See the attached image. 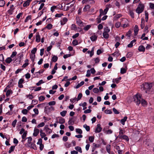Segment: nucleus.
<instances>
[{"instance_id": "c03bdc74", "label": "nucleus", "mask_w": 154, "mask_h": 154, "mask_svg": "<svg viewBox=\"0 0 154 154\" xmlns=\"http://www.w3.org/2000/svg\"><path fill=\"white\" fill-rule=\"evenodd\" d=\"M82 93H79L78 94V96L77 98V101H78L79 100L81 99V98L82 97Z\"/></svg>"}, {"instance_id": "49530a36", "label": "nucleus", "mask_w": 154, "mask_h": 154, "mask_svg": "<svg viewBox=\"0 0 154 154\" xmlns=\"http://www.w3.org/2000/svg\"><path fill=\"white\" fill-rule=\"evenodd\" d=\"M37 48H35L33 49L31 51V53L32 54H35V53L36 52Z\"/></svg>"}, {"instance_id": "423d86ee", "label": "nucleus", "mask_w": 154, "mask_h": 154, "mask_svg": "<svg viewBox=\"0 0 154 154\" xmlns=\"http://www.w3.org/2000/svg\"><path fill=\"white\" fill-rule=\"evenodd\" d=\"M144 8V7L143 4H139L136 10V11L138 14H140L143 11Z\"/></svg>"}, {"instance_id": "ea45409f", "label": "nucleus", "mask_w": 154, "mask_h": 154, "mask_svg": "<svg viewBox=\"0 0 154 154\" xmlns=\"http://www.w3.org/2000/svg\"><path fill=\"white\" fill-rule=\"evenodd\" d=\"M72 44L74 46L78 44V41L76 39L74 40L72 42Z\"/></svg>"}, {"instance_id": "9b49d317", "label": "nucleus", "mask_w": 154, "mask_h": 154, "mask_svg": "<svg viewBox=\"0 0 154 154\" xmlns=\"http://www.w3.org/2000/svg\"><path fill=\"white\" fill-rule=\"evenodd\" d=\"M35 41L37 42H39L41 41V37L39 33L37 32L35 35Z\"/></svg>"}, {"instance_id": "f3484780", "label": "nucleus", "mask_w": 154, "mask_h": 154, "mask_svg": "<svg viewBox=\"0 0 154 154\" xmlns=\"http://www.w3.org/2000/svg\"><path fill=\"white\" fill-rule=\"evenodd\" d=\"M106 150L107 152L109 154L112 152L111 151V146L110 145H107L106 146Z\"/></svg>"}, {"instance_id": "a19ab883", "label": "nucleus", "mask_w": 154, "mask_h": 154, "mask_svg": "<svg viewBox=\"0 0 154 154\" xmlns=\"http://www.w3.org/2000/svg\"><path fill=\"white\" fill-rule=\"evenodd\" d=\"M35 57V54H31L30 55V58L32 61L33 62L34 61Z\"/></svg>"}, {"instance_id": "37998d69", "label": "nucleus", "mask_w": 154, "mask_h": 154, "mask_svg": "<svg viewBox=\"0 0 154 154\" xmlns=\"http://www.w3.org/2000/svg\"><path fill=\"white\" fill-rule=\"evenodd\" d=\"M94 138L93 136H90L89 137V140L90 142L92 143L94 141Z\"/></svg>"}, {"instance_id": "f8f14e48", "label": "nucleus", "mask_w": 154, "mask_h": 154, "mask_svg": "<svg viewBox=\"0 0 154 154\" xmlns=\"http://www.w3.org/2000/svg\"><path fill=\"white\" fill-rule=\"evenodd\" d=\"M57 118L59 120L58 122L59 123L62 124L64 123L65 122V120L63 118L61 117H58Z\"/></svg>"}, {"instance_id": "393cba45", "label": "nucleus", "mask_w": 154, "mask_h": 154, "mask_svg": "<svg viewBox=\"0 0 154 154\" xmlns=\"http://www.w3.org/2000/svg\"><path fill=\"white\" fill-rule=\"evenodd\" d=\"M84 84V81L81 82L80 83L78 84L75 87V88L76 89L80 87L83 85Z\"/></svg>"}, {"instance_id": "20e7f679", "label": "nucleus", "mask_w": 154, "mask_h": 154, "mask_svg": "<svg viewBox=\"0 0 154 154\" xmlns=\"http://www.w3.org/2000/svg\"><path fill=\"white\" fill-rule=\"evenodd\" d=\"M110 29L108 27H106L104 29L103 33V36L104 38L107 39L109 37V32H110Z\"/></svg>"}, {"instance_id": "aec40b11", "label": "nucleus", "mask_w": 154, "mask_h": 154, "mask_svg": "<svg viewBox=\"0 0 154 154\" xmlns=\"http://www.w3.org/2000/svg\"><path fill=\"white\" fill-rule=\"evenodd\" d=\"M13 93V91L11 90H8L6 91V95L7 97H8L11 94H12Z\"/></svg>"}, {"instance_id": "a878e982", "label": "nucleus", "mask_w": 154, "mask_h": 154, "mask_svg": "<svg viewBox=\"0 0 154 154\" xmlns=\"http://www.w3.org/2000/svg\"><path fill=\"white\" fill-rule=\"evenodd\" d=\"M145 20L143 19H142L141 24V29H143L145 26Z\"/></svg>"}, {"instance_id": "58836bf2", "label": "nucleus", "mask_w": 154, "mask_h": 154, "mask_svg": "<svg viewBox=\"0 0 154 154\" xmlns=\"http://www.w3.org/2000/svg\"><path fill=\"white\" fill-rule=\"evenodd\" d=\"M125 132V130L122 129H120L119 135H123V134H124Z\"/></svg>"}, {"instance_id": "4be33fe9", "label": "nucleus", "mask_w": 154, "mask_h": 154, "mask_svg": "<svg viewBox=\"0 0 154 154\" xmlns=\"http://www.w3.org/2000/svg\"><path fill=\"white\" fill-rule=\"evenodd\" d=\"M136 42V40L135 39H134V40L132 41L128 45V48H131L133 46V44L134 43H135Z\"/></svg>"}, {"instance_id": "7ed1b4c3", "label": "nucleus", "mask_w": 154, "mask_h": 154, "mask_svg": "<svg viewBox=\"0 0 154 154\" xmlns=\"http://www.w3.org/2000/svg\"><path fill=\"white\" fill-rule=\"evenodd\" d=\"M120 22L123 28H125L129 26L128 21L126 18H122L121 19Z\"/></svg>"}, {"instance_id": "f257e3e1", "label": "nucleus", "mask_w": 154, "mask_h": 154, "mask_svg": "<svg viewBox=\"0 0 154 154\" xmlns=\"http://www.w3.org/2000/svg\"><path fill=\"white\" fill-rule=\"evenodd\" d=\"M134 101L137 105H139L140 103L144 106L147 105V103L145 100L141 98V95L137 93L134 97Z\"/></svg>"}, {"instance_id": "e2e57ef3", "label": "nucleus", "mask_w": 154, "mask_h": 154, "mask_svg": "<svg viewBox=\"0 0 154 154\" xmlns=\"http://www.w3.org/2000/svg\"><path fill=\"white\" fill-rule=\"evenodd\" d=\"M132 53L131 52H128L127 55H126V57L127 58H129L131 57L132 56Z\"/></svg>"}, {"instance_id": "c9c22d12", "label": "nucleus", "mask_w": 154, "mask_h": 154, "mask_svg": "<svg viewBox=\"0 0 154 154\" xmlns=\"http://www.w3.org/2000/svg\"><path fill=\"white\" fill-rule=\"evenodd\" d=\"M126 69L124 68H122L121 69L120 72L121 74H123L125 73L126 72Z\"/></svg>"}, {"instance_id": "864d4df0", "label": "nucleus", "mask_w": 154, "mask_h": 154, "mask_svg": "<svg viewBox=\"0 0 154 154\" xmlns=\"http://www.w3.org/2000/svg\"><path fill=\"white\" fill-rule=\"evenodd\" d=\"M91 75L90 70L89 69L87 71V74L86 76L87 77H89Z\"/></svg>"}, {"instance_id": "3c124183", "label": "nucleus", "mask_w": 154, "mask_h": 154, "mask_svg": "<svg viewBox=\"0 0 154 154\" xmlns=\"http://www.w3.org/2000/svg\"><path fill=\"white\" fill-rule=\"evenodd\" d=\"M101 17H100V16L98 17L96 20H97V21L98 23H100L101 22V19L100 18Z\"/></svg>"}, {"instance_id": "5fc2aeb1", "label": "nucleus", "mask_w": 154, "mask_h": 154, "mask_svg": "<svg viewBox=\"0 0 154 154\" xmlns=\"http://www.w3.org/2000/svg\"><path fill=\"white\" fill-rule=\"evenodd\" d=\"M17 120L16 119H15L14 120L12 123V125L13 126V127H15L16 124L17 122Z\"/></svg>"}, {"instance_id": "774afa93", "label": "nucleus", "mask_w": 154, "mask_h": 154, "mask_svg": "<svg viewBox=\"0 0 154 154\" xmlns=\"http://www.w3.org/2000/svg\"><path fill=\"white\" fill-rule=\"evenodd\" d=\"M93 91L95 93H97L98 92L99 90L97 88H94L93 89Z\"/></svg>"}, {"instance_id": "c756f323", "label": "nucleus", "mask_w": 154, "mask_h": 154, "mask_svg": "<svg viewBox=\"0 0 154 154\" xmlns=\"http://www.w3.org/2000/svg\"><path fill=\"white\" fill-rule=\"evenodd\" d=\"M12 61V59L11 57H8L5 60L6 62L8 63H10Z\"/></svg>"}, {"instance_id": "1a4fd4ad", "label": "nucleus", "mask_w": 154, "mask_h": 154, "mask_svg": "<svg viewBox=\"0 0 154 154\" xmlns=\"http://www.w3.org/2000/svg\"><path fill=\"white\" fill-rule=\"evenodd\" d=\"M119 138L120 139H123L127 141L129 140V138L127 136L125 135H119L116 138Z\"/></svg>"}, {"instance_id": "052dcab7", "label": "nucleus", "mask_w": 154, "mask_h": 154, "mask_svg": "<svg viewBox=\"0 0 154 154\" xmlns=\"http://www.w3.org/2000/svg\"><path fill=\"white\" fill-rule=\"evenodd\" d=\"M17 54V53L16 51L13 52L12 53V54L11 56V57L13 58L14 56H15Z\"/></svg>"}, {"instance_id": "69168bd1", "label": "nucleus", "mask_w": 154, "mask_h": 154, "mask_svg": "<svg viewBox=\"0 0 154 154\" xmlns=\"http://www.w3.org/2000/svg\"><path fill=\"white\" fill-rule=\"evenodd\" d=\"M63 15V14H57L55 15V17H60Z\"/></svg>"}, {"instance_id": "0eeeda50", "label": "nucleus", "mask_w": 154, "mask_h": 154, "mask_svg": "<svg viewBox=\"0 0 154 154\" xmlns=\"http://www.w3.org/2000/svg\"><path fill=\"white\" fill-rule=\"evenodd\" d=\"M28 140L27 141V145L28 147L33 148L35 149L34 147H35V145L31 143L32 138L31 137H29L27 138Z\"/></svg>"}, {"instance_id": "680f3d73", "label": "nucleus", "mask_w": 154, "mask_h": 154, "mask_svg": "<svg viewBox=\"0 0 154 154\" xmlns=\"http://www.w3.org/2000/svg\"><path fill=\"white\" fill-rule=\"evenodd\" d=\"M112 55L114 56H115L116 57H118L119 55V53L118 52L116 51L114 53H113L112 54Z\"/></svg>"}, {"instance_id": "39448f33", "label": "nucleus", "mask_w": 154, "mask_h": 154, "mask_svg": "<svg viewBox=\"0 0 154 154\" xmlns=\"http://www.w3.org/2000/svg\"><path fill=\"white\" fill-rule=\"evenodd\" d=\"M120 146L121 147H122V148H121L118 145H116L114 146V148L117 150L118 154H122L123 152V149L124 145L121 144H120Z\"/></svg>"}, {"instance_id": "a18cd8bd", "label": "nucleus", "mask_w": 154, "mask_h": 154, "mask_svg": "<svg viewBox=\"0 0 154 154\" xmlns=\"http://www.w3.org/2000/svg\"><path fill=\"white\" fill-rule=\"evenodd\" d=\"M129 14L132 18H133L134 17V14L132 11L131 10L130 11Z\"/></svg>"}, {"instance_id": "2f4dec72", "label": "nucleus", "mask_w": 154, "mask_h": 154, "mask_svg": "<svg viewBox=\"0 0 154 154\" xmlns=\"http://www.w3.org/2000/svg\"><path fill=\"white\" fill-rule=\"evenodd\" d=\"M76 26L75 24H72L71 26V29L72 30H75L76 29Z\"/></svg>"}, {"instance_id": "13d9d810", "label": "nucleus", "mask_w": 154, "mask_h": 154, "mask_svg": "<svg viewBox=\"0 0 154 154\" xmlns=\"http://www.w3.org/2000/svg\"><path fill=\"white\" fill-rule=\"evenodd\" d=\"M56 103V102L55 101H52L48 103V104L50 106H52V105H55Z\"/></svg>"}, {"instance_id": "c85d7f7f", "label": "nucleus", "mask_w": 154, "mask_h": 154, "mask_svg": "<svg viewBox=\"0 0 154 154\" xmlns=\"http://www.w3.org/2000/svg\"><path fill=\"white\" fill-rule=\"evenodd\" d=\"M15 146H12L10 148L9 150L8 151V152L9 153H11L13 151L14 149Z\"/></svg>"}, {"instance_id": "4d7b16f0", "label": "nucleus", "mask_w": 154, "mask_h": 154, "mask_svg": "<svg viewBox=\"0 0 154 154\" xmlns=\"http://www.w3.org/2000/svg\"><path fill=\"white\" fill-rule=\"evenodd\" d=\"M38 101L37 100H33L32 101V104L35 105L36 104L38 103Z\"/></svg>"}, {"instance_id": "9d476101", "label": "nucleus", "mask_w": 154, "mask_h": 154, "mask_svg": "<svg viewBox=\"0 0 154 154\" xmlns=\"http://www.w3.org/2000/svg\"><path fill=\"white\" fill-rule=\"evenodd\" d=\"M102 130V128L101 127L100 124H98L97 125V127L95 131V133H99Z\"/></svg>"}, {"instance_id": "a211bd4d", "label": "nucleus", "mask_w": 154, "mask_h": 154, "mask_svg": "<svg viewBox=\"0 0 154 154\" xmlns=\"http://www.w3.org/2000/svg\"><path fill=\"white\" fill-rule=\"evenodd\" d=\"M90 8V6L89 5H87L85 6V7L83 9V11L84 12H86L87 11H89Z\"/></svg>"}, {"instance_id": "b1692460", "label": "nucleus", "mask_w": 154, "mask_h": 154, "mask_svg": "<svg viewBox=\"0 0 154 154\" xmlns=\"http://www.w3.org/2000/svg\"><path fill=\"white\" fill-rule=\"evenodd\" d=\"M91 25H88L84 27L83 29L86 31L88 30L91 27Z\"/></svg>"}, {"instance_id": "6e6552de", "label": "nucleus", "mask_w": 154, "mask_h": 154, "mask_svg": "<svg viewBox=\"0 0 154 154\" xmlns=\"http://www.w3.org/2000/svg\"><path fill=\"white\" fill-rule=\"evenodd\" d=\"M109 8L108 7L106 8L103 11V10L102 9H100V16L101 17L102 16L105 15L106 14Z\"/></svg>"}, {"instance_id": "bf43d9fd", "label": "nucleus", "mask_w": 154, "mask_h": 154, "mask_svg": "<svg viewBox=\"0 0 154 154\" xmlns=\"http://www.w3.org/2000/svg\"><path fill=\"white\" fill-rule=\"evenodd\" d=\"M44 82H43V80H40L38 82L36 83V85L37 86H39L41 84L44 83Z\"/></svg>"}, {"instance_id": "e433bc0d", "label": "nucleus", "mask_w": 154, "mask_h": 154, "mask_svg": "<svg viewBox=\"0 0 154 154\" xmlns=\"http://www.w3.org/2000/svg\"><path fill=\"white\" fill-rule=\"evenodd\" d=\"M45 125V124L44 122H42L40 123L37 126L38 128H39L44 126Z\"/></svg>"}, {"instance_id": "2eb2a0df", "label": "nucleus", "mask_w": 154, "mask_h": 154, "mask_svg": "<svg viewBox=\"0 0 154 154\" xmlns=\"http://www.w3.org/2000/svg\"><path fill=\"white\" fill-rule=\"evenodd\" d=\"M32 0H27L23 4V6L24 7H26L29 5L30 2L32 1Z\"/></svg>"}, {"instance_id": "4468645a", "label": "nucleus", "mask_w": 154, "mask_h": 154, "mask_svg": "<svg viewBox=\"0 0 154 154\" xmlns=\"http://www.w3.org/2000/svg\"><path fill=\"white\" fill-rule=\"evenodd\" d=\"M39 131L38 129L35 128L34 129L33 135L35 137L37 136L39 133Z\"/></svg>"}, {"instance_id": "473e14b6", "label": "nucleus", "mask_w": 154, "mask_h": 154, "mask_svg": "<svg viewBox=\"0 0 154 154\" xmlns=\"http://www.w3.org/2000/svg\"><path fill=\"white\" fill-rule=\"evenodd\" d=\"M67 112L66 111L64 110L60 112V115L63 117H64L65 116Z\"/></svg>"}, {"instance_id": "338daca9", "label": "nucleus", "mask_w": 154, "mask_h": 154, "mask_svg": "<svg viewBox=\"0 0 154 154\" xmlns=\"http://www.w3.org/2000/svg\"><path fill=\"white\" fill-rule=\"evenodd\" d=\"M79 35V33H77L73 35L72 36V38H73L74 39L78 37Z\"/></svg>"}, {"instance_id": "f704fd0d", "label": "nucleus", "mask_w": 154, "mask_h": 154, "mask_svg": "<svg viewBox=\"0 0 154 154\" xmlns=\"http://www.w3.org/2000/svg\"><path fill=\"white\" fill-rule=\"evenodd\" d=\"M58 57L57 56H54L52 58V60L53 62H55L57 60Z\"/></svg>"}, {"instance_id": "79ce46f5", "label": "nucleus", "mask_w": 154, "mask_h": 154, "mask_svg": "<svg viewBox=\"0 0 154 154\" xmlns=\"http://www.w3.org/2000/svg\"><path fill=\"white\" fill-rule=\"evenodd\" d=\"M104 132L107 134H109L112 133V131L111 129H109L105 131Z\"/></svg>"}, {"instance_id": "de8ad7c7", "label": "nucleus", "mask_w": 154, "mask_h": 154, "mask_svg": "<svg viewBox=\"0 0 154 154\" xmlns=\"http://www.w3.org/2000/svg\"><path fill=\"white\" fill-rule=\"evenodd\" d=\"M105 113L107 114H110L112 113V111L110 109H106L104 111Z\"/></svg>"}, {"instance_id": "6ab92c4d", "label": "nucleus", "mask_w": 154, "mask_h": 154, "mask_svg": "<svg viewBox=\"0 0 154 154\" xmlns=\"http://www.w3.org/2000/svg\"><path fill=\"white\" fill-rule=\"evenodd\" d=\"M127 118V116H125L123 119H121V122L122 125H125V122L126 121Z\"/></svg>"}, {"instance_id": "bb28decb", "label": "nucleus", "mask_w": 154, "mask_h": 154, "mask_svg": "<svg viewBox=\"0 0 154 154\" xmlns=\"http://www.w3.org/2000/svg\"><path fill=\"white\" fill-rule=\"evenodd\" d=\"M75 149L77 151L79 152H80L81 153H82V150L81 148V147L79 146H76L75 148Z\"/></svg>"}, {"instance_id": "5701e85b", "label": "nucleus", "mask_w": 154, "mask_h": 154, "mask_svg": "<svg viewBox=\"0 0 154 154\" xmlns=\"http://www.w3.org/2000/svg\"><path fill=\"white\" fill-rule=\"evenodd\" d=\"M97 36L95 35H93L91 36L90 37V38L91 40L92 41H96L97 39Z\"/></svg>"}, {"instance_id": "09e8293b", "label": "nucleus", "mask_w": 154, "mask_h": 154, "mask_svg": "<svg viewBox=\"0 0 154 154\" xmlns=\"http://www.w3.org/2000/svg\"><path fill=\"white\" fill-rule=\"evenodd\" d=\"M52 27V25L51 24H49L46 26V28L49 29H50Z\"/></svg>"}, {"instance_id": "7c9ffc66", "label": "nucleus", "mask_w": 154, "mask_h": 154, "mask_svg": "<svg viewBox=\"0 0 154 154\" xmlns=\"http://www.w3.org/2000/svg\"><path fill=\"white\" fill-rule=\"evenodd\" d=\"M5 4V2L3 0H0V7H3Z\"/></svg>"}, {"instance_id": "f03ea898", "label": "nucleus", "mask_w": 154, "mask_h": 154, "mask_svg": "<svg viewBox=\"0 0 154 154\" xmlns=\"http://www.w3.org/2000/svg\"><path fill=\"white\" fill-rule=\"evenodd\" d=\"M152 84L148 83H145L143 84L141 86L142 90L145 91V92L148 94H152L154 93V91H152L151 88L152 87Z\"/></svg>"}, {"instance_id": "4c0bfd02", "label": "nucleus", "mask_w": 154, "mask_h": 154, "mask_svg": "<svg viewBox=\"0 0 154 154\" xmlns=\"http://www.w3.org/2000/svg\"><path fill=\"white\" fill-rule=\"evenodd\" d=\"M27 131H25V132H24L23 133V134L22 135V137L23 139H24L25 138L26 134H27Z\"/></svg>"}, {"instance_id": "cd10ccee", "label": "nucleus", "mask_w": 154, "mask_h": 154, "mask_svg": "<svg viewBox=\"0 0 154 154\" xmlns=\"http://www.w3.org/2000/svg\"><path fill=\"white\" fill-rule=\"evenodd\" d=\"M83 127L85 128L86 129V130L88 131H90V127L89 126H88L86 124H85L83 126Z\"/></svg>"}, {"instance_id": "6e6d98bb", "label": "nucleus", "mask_w": 154, "mask_h": 154, "mask_svg": "<svg viewBox=\"0 0 154 154\" xmlns=\"http://www.w3.org/2000/svg\"><path fill=\"white\" fill-rule=\"evenodd\" d=\"M121 25V22H118L115 24V26L116 27L118 28Z\"/></svg>"}, {"instance_id": "72a5a7b5", "label": "nucleus", "mask_w": 154, "mask_h": 154, "mask_svg": "<svg viewBox=\"0 0 154 154\" xmlns=\"http://www.w3.org/2000/svg\"><path fill=\"white\" fill-rule=\"evenodd\" d=\"M76 132L79 134H82V130L80 128H77L76 129Z\"/></svg>"}, {"instance_id": "0e129e2a", "label": "nucleus", "mask_w": 154, "mask_h": 154, "mask_svg": "<svg viewBox=\"0 0 154 154\" xmlns=\"http://www.w3.org/2000/svg\"><path fill=\"white\" fill-rule=\"evenodd\" d=\"M27 98H29L30 99H32L33 98V97L32 94H29L26 96Z\"/></svg>"}, {"instance_id": "8fccbe9b", "label": "nucleus", "mask_w": 154, "mask_h": 154, "mask_svg": "<svg viewBox=\"0 0 154 154\" xmlns=\"http://www.w3.org/2000/svg\"><path fill=\"white\" fill-rule=\"evenodd\" d=\"M21 112L23 114L26 115L28 111L26 109H23Z\"/></svg>"}, {"instance_id": "412c9836", "label": "nucleus", "mask_w": 154, "mask_h": 154, "mask_svg": "<svg viewBox=\"0 0 154 154\" xmlns=\"http://www.w3.org/2000/svg\"><path fill=\"white\" fill-rule=\"evenodd\" d=\"M138 50L140 51L144 52L145 51V48L143 46L141 45L139 47Z\"/></svg>"}, {"instance_id": "ddd939ff", "label": "nucleus", "mask_w": 154, "mask_h": 154, "mask_svg": "<svg viewBox=\"0 0 154 154\" xmlns=\"http://www.w3.org/2000/svg\"><path fill=\"white\" fill-rule=\"evenodd\" d=\"M68 21V19L66 17H64L60 20V24L61 25H63L66 24Z\"/></svg>"}, {"instance_id": "603ef678", "label": "nucleus", "mask_w": 154, "mask_h": 154, "mask_svg": "<svg viewBox=\"0 0 154 154\" xmlns=\"http://www.w3.org/2000/svg\"><path fill=\"white\" fill-rule=\"evenodd\" d=\"M122 16V15L120 14H119L116 15L114 17L115 18L118 19Z\"/></svg>"}, {"instance_id": "dca6fc26", "label": "nucleus", "mask_w": 154, "mask_h": 154, "mask_svg": "<svg viewBox=\"0 0 154 154\" xmlns=\"http://www.w3.org/2000/svg\"><path fill=\"white\" fill-rule=\"evenodd\" d=\"M139 30L138 27V26L137 25H135L134 28V33L135 35H137L138 33V31Z\"/></svg>"}]
</instances>
